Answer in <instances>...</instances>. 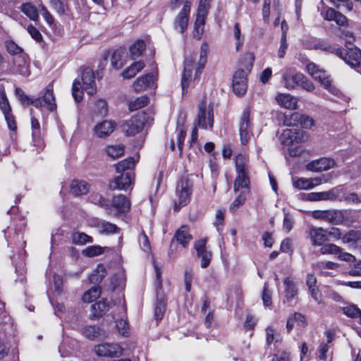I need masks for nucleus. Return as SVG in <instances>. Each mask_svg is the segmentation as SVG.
I'll return each mask as SVG.
<instances>
[{"instance_id":"1","label":"nucleus","mask_w":361,"mask_h":361,"mask_svg":"<svg viewBox=\"0 0 361 361\" xmlns=\"http://www.w3.org/2000/svg\"><path fill=\"white\" fill-rule=\"evenodd\" d=\"M208 52V44L204 42L200 47L198 61H196V57L194 56H190L185 60L181 79L183 93L187 92L188 87L199 78L207 63Z\"/></svg>"},{"instance_id":"2","label":"nucleus","mask_w":361,"mask_h":361,"mask_svg":"<svg viewBox=\"0 0 361 361\" xmlns=\"http://www.w3.org/2000/svg\"><path fill=\"white\" fill-rule=\"evenodd\" d=\"M214 124L213 106L202 100L198 104L197 116L194 121L190 143L195 142L198 137L197 128L210 129Z\"/></svg>"},{"instance_id":"3","label":"nucleus","mask_w":361,"mask_h":361,"mask_svg":"<svg viewBox=\"0 0 361 361\" xmlns=\"http://www.w3.org/2000/svg\"><path fill=\"white\" fill-rule=\"evenodd\" d=\"M308 73L315 80H318L321 85L334 95H338L339 90L332 85V81L326 72L319 67L310 62L306 66Z\"/></svg>"},{"instance_id":"4","label":"nucleus","mask_w":361,"mask_h":361,"mask_svg":"<svg viewBox=\"0 0 361 361\" xmlns=\"http://www.w3.org/2000/svg\"><path fill=\"white\" fill-rule=\"evenodd\" d=\"M309 139V135L302 130L298 129H286L283 131L279 137L281 145L284 146H292L295 143H302Z\"/></svg>"},{"instance_id":"5","label":"nucleus","mask_w":361,"mask_h":361,"mask_svg":"<svg viewBox=\"0 0 361 361\" xmlns=\"http://www.w3.org/2000/svg\"><path fill=\"white\" fill-rule=\"evenodd\" d=\"M192 184L186 179H182L176 188L178 202L175 201L174 210L178 211L182 206L186 205L190 201Z\"/></svg>"},{"instance_id":"6","label":"nucleus","mask_w":361,"mask_h":361,"mask_svg":"<svg viewBox=\"0 0 361 361\" xmlns=\"http://www.w3.org/2000/svg\"><path fill=\"white\" fill-rule=\"evenodd\" d=\"M94 353L99 357H118L122 355L123 348L116 343H102L94 346Z\"/></svg>"},{"instance_id":"7","label":"nucleus","mask_w":361,"mask_h":361,"mask_svg":"<svg viewBox=\"0 0 361 361\" xmlns=\"http://www.w3.org/2000/svg\"><path fill=\"white\" fill-rule=\"evenodd\" d=\"M250 111L249 109L243 111L239 123V133L241 144L245 145L252 136L250 123Z\"/></svg>"},{"instance_id":"8","label":"nucleus","mask_w":361,"mask_h":361,"mask_svg":"<svg viewBox=\"0 0 361 361\" xmlns=\"http://www.w3.org/2000/svg\"><path fill=\"white\" fill-rule=\"evenodd\" d=\"M145 116L137 114L122 125V129L128 136H134L140 132L144 127Z\"/></svg>"},{"instance_id":"9","label":"nucleus","mask_w":361,"mask_h":361,"mask_svg":"<svg viewBox=\"0 0 361 361\" xmlns=\"http://www.w3.org/2000/svg\"><path fill=\"white\" fill-rule=\"evenodd\" d=\"M0 109L2 111L8 128L11 130H16L17 128L15 116L12 114L11 106L4 92H0Z\"/></svg>"},{"instance_id":"10","label":"nucleus","mask_w":361,"mask_h":361,"mask_svg":"<svg viewBox=\"0 0 361 361\" xmlns=\"http://www.w3.org/2000/svg\"><path fill=\"white\" fill-rule=\"evenodd\" d=\"M191 2L185 1L183 6L174 20V28L180 33H183L188 27Z\"/></svg>"},{"instance_id":"11","label":"nucleus","mask_w":361,"mask_h":361,"mask_svg":"<svg viewBox=\"0 0 361 361\" xmlns=\"http://www.w3.org/2000/svg\"><path fill=\"white\" fill-rule=\"evenodd\" d=\"M346 49H342V56L340 57L352 68L361 66V50L356 47H348Z\"/></svg>"},{"instance_id":"12","label":"nucleus","mask_w":361,"mask_h":361,"mask_svg":"<svg viewBox=\"0 0 361 361\" xmlns=\"http://www.w3.org/2000/svg\"><path fill=\"white\" fill-rule=\"evenodd\" d=\"M207 239L203 238L195 242L194 248L196 250L197 255L201 259V267L207 268L212 259V254L206 247Z\"/></svg>"},{"instance_id":"13","label":"nucleus","mask_w":361,"mask_h":361,"mask_svg":"<svg viewBox=\"0 0 361 361\" xmlns=\"http://www.w3.org/2000/svg\"><path fill=\"white\" fill-rule=\"evenodd\" d=\"M247 75L244 70H237L233 78V90L238 96H243L247 90Z\"/></svg>"},{"instance_id":"14","label":"nucleus","mask_w":361,"mask_h":361,"mask_svg":"<svg viewBox=\"0 0 361 361\" xmlns=\"http://www.w3.org/2000/svg\"><path fill=\"white\" fill-rule=\"evenodd\" d=\"M34 102H39V105H34L37 108L44 107L50 111H53L56 109L53 88L50 85L46 88L42 96L35 99Z\"/></svg>"},{"instance_id":"15","label":"nucleus","mask_w":361,"mask_h":361,"mask_svg":"<svg viewBox=\"0 0 361 361\" xmlns=\"http://www.w3.org/2000/svg\"><path fill=\"white\" fill-rule=\"evenodd\" d=\"M116 127V123L114 121L103 120L94 126L93 133L99 138H106L112 134Z\"/></svg>"},{"instance_id":"16","label":"nucleus","mask_w":361,"mask_h":361,"mask_svg":"<svg viewBox=\"0 0 361 361\" xmlns=\"http://www.w3.org/2000/svg\"><path fill=\"white\" fill-rule=\"evenodd\" d=\"M133 178L130 173L127 172L124 174L116 176L109 183V188L111 190H127L132 185Z\"/></svg>"},{"instance_id":"17","label":"nucleus","mask_w":361,"mask_h":361,"mask_svg":"<svg viewBox=\"0 0 361 361\" xmlns=\"http://www.w3.org/2000/svg\"><path fill=\"white\" fill-rule=\"evenodd\" d=\"M112 214L110 215H116L118 213H125L130 209V204L127 197L123 195L114 196L112 202L109 204Z\"/></svg>"},{"instance_id":"18","label":"nucleus","mask_w":361,"mask_h":361,"mask_svg":"<svg viewBox=\"0 0 361 361\" xmlns=\"http://www.w3.org/2000/svg\"><path fill=\"white\" fill-rule=\"evenodd\" d=\"M82 87L90 95L97 92L95 76L93 71L90 68L83 70L82 74Z\"/></svg>"},{"instance_id":"19","label":"nucleus","mask_w":361,"mask_h":361,"mask_svg":"<svg viewBox=\"0 0 361 361\" xmlns=\"http://www.w3.org/2000/svg\"><path fill=\"white\" fill-rule=\"evenodd\" d=\"M13 62L16 68V71L23 77H27L30 74V59L27 54H22L14 56Z\"/></svg>"},{"instance_id":"20","label":"nucleus","mask_w":361,"mask_h":361,"mask_svg":"<svg viewBox=\"0 0 361 361\" xmlns=\"http://www.w3.org/2000/svg\"><path fill=\"white\" fill-rule=\"evenodd\" d=\"M335 162L334 159L322 157L308 163L306 166V169L310 171L320 172L327 171L333 168Z\"/></svg>"},{"instance_id":"21","label":"nucleus","mask_w":361,"mask_h":361,"mask_svg":"<svg viewBox=\"0 0 361 361\" xmlns=\"http://www.w3.org/2000/svg\"><path fill=\"white\" fill-rule=\"evenodd\" d=\"M308 237L313 246H321L327 240V233L322 228L311 226L308 231Z\"/></svg>"},{"instance_id":"22","label":"nucleus","mask_w":361,"mask_h":361,"mask_svg":"<svg viewBox=\"0 0 361 361\" xmlns=\"http://www.w3.org/2000/svg\"><path fill=\"white\" fill-rule=\"evenodd\" d=\"M233 190L235 193L250 194V178L248 174H236Z\"/></svg>"},{"instance_id":"23","label":"nucleus","mask_w":361,"mask_h":361,"mask_svg":"<svg viewBox=\"0 0 361 361\" xmlns=\"http://www.w3.org/2000/svg\"><path fill=\"white\" fill-rule=\"evenodd\" d=\"M303 74L300 73L294 72L291 70H286L283 73V80L284 85L288 89H293L299 85L300 80H302Z\"/></svg>"},{"instance_id":"24","label":"nucleus","mask_w":361,"mask_h":361,"mask_svg":"<svg viewBox=\"0 0 361 361\" xmlns=\"http://www.w3.org/2000/svg\"><path fill=\"white\" fill-rule=\"evenodd\" d=\"M305 47L309 49H319L327 53L335 54L338 56H342L341 48H335L331 44L322 40H316L314 42L313 46H308L307 44H305Z\"/></svg>"},{"instance_id":"25","label":"nucleus","mask_w":361,"mask_h":361,"mask_svg":"<svg viewBox=\"0 0 361 361\" xmlns=\"http://www.w3.org/2000/svg\"><path fill=\"white\" fill-rule=\"evenodd\" d=\"M192 239V236L189 232L188 227L187 226H183L176 231L171 243L176 240L178 243L180 244L183 247H185Z\"/></svg>"},{"instance_id":"26","label":"nucleus","mask_w":361,"mask_h":361,"mask_svg":"<svg viewBox=\"0 0 361 361\" xmlns=\"http://www.w3.org/2000/svg\"><path fill=\"white\" fill-rule=\"evenodd\" d=\"M109 114V107L107 102L104 99H98L96 101L92 109V118L93 120L96 118H105Z\"/></svg>"},{"instance_id":"27","label":"nucleus","mask_w":361,"mask_h":361,"mask_svg":"<svg viewBox=\"0 0 361 361\" xmlns=\"http://www.w3.org/2000/svg\"><path fill=\"white\" fill-rule=\"evenodd\" d=\"M278 104L283 108L295 109L297 108L298 99L289 94H279L276 97Z\"/></svg>"},{"instance_id":"28","label":"nucleus","mask_w":361,"mask_h":361,"mask_svg":"<svg viewBox=\"0 0 361 361\" xmlns=\"http://www.w3.org/2000/svg\"><path fill=\"white\" fill-rule=\"evenodd\" d=\"M235 167L236 174H248L249 173V158L245 154H239L235 159Z\"/></svg>"},{"instance_id":"29","label":"nucleus","mask_w":361,"mask_h":361,"mask_svg":"<svg viewBox=\"0 0 361 361\" xmlns=\"http://www.w3.org/2000/svg\"><path fill=\"white\" fill-rule=\"evenodd\" d=\"M285 298L287 302H290L298 294V288L290 277L284 279Z\"/></svg>"},{"instance_id":"30","label":"nucleus","mask_w":361,"mask_h":361,"mask_svg":"<svg viewBox=\"0 0 361 361\" xmlns=\"http://www.w3.org/2000/svg\"><path fill=\"white\" fill-rule=\"evenodd\" d=\"M89 191V185L84 180H74L71 184V192L75 195H85Z\"/></svg>"},{"instance_id":"31","label":"nucleus","mask_w":361,"mask_h":361,"mask_svg":"<svg viewBox=\"0 0 361 361\" xmlns=\"http://www.w3.org/2000/svg\"><path fill=\"white\" fill-rule=\"evenodd\" d=\"M306 196V199L309 201L331 200L336 198L333 190L320 192H310L307 194Z\"/></svg>"},{"instance_id":"32","label":"nucleus","mask_w":361,"mask_h":361,"mask_svg":"<svg viewBox=\"0 0 361 361\" xmlns=\"http://www.w3.org/2000/svg\"><path fill=\"white\" fill-rule=\"evenodd\" d=\"M145 67V63L142 61L134 62L129 67L126 68L122 73V75L126 79H130L133 78L137 73L142 70Z\"/></svg>"},{"instance_id":"33","label":"nucleus","mask_w":361,"mask_h":361,"mask_svg":"<svg viewBox=\"0 0 361 361\" xmlns=\"http://www.w3.org/2000/svg\"><path fill=\"white\" fill-rule=\"evenodd\" d=\"M305 324L306 321L305 317L300 313L295 312L288 319L286 329L288 332H290L295 325L304 326Z\"/></svg>"},{"instance_id":"34","label":"nucleus","mask_w":361,"mask_h":361,"mask_svg":"<svg viewBox=\"0 0 361 361\" xmlns=\"http://www.w3.org/2000/svg\"><path fill=\"white\" fill-rule=\"evenodd\" d=\"M20 11L31 20L36 21L39 18V13L35 6L30 2L21 5Z\"/></svg>"},{"instance_id":"35","label":"nucleus","mask_w":361,"mask_h":361,"mask_svg":"<svg viewBox=\"0 0 361 361\" xmlns=\"http://www.w3.org/2000/svg\"><path fill=\"white\" fill-rule=\"evenodd\" d=\"M109 309V305L106 300H101L92 305V315L94 317H100Z\"/></svg>"},{"instance_id":"36","label":"nucleus","mask_w":361,"mask_h":361,"mask_svg":"<svg viewBox=\"0 0 361 361\" xmlns=\"http://www.w3.org/2000/svg\"><path fill=\"white\" fill-rule=\"evenodd\" d=\"M82 334L86 338L93 340L104 335V331L95 325L86 326L82 329Z\"/></svg>"},{"instance_id":"37","label":"nucleus","mask_w":361,"mask_h":361,"mask_svg":"<svg viewBox=\"0 0 361 361\" xmlns=\"http://www.w3.org/2000/svg\"><path fill=\"white\" fill-rule=\"evenodd\" d=\"M153 82L152 75H146L138 78L133 84L135 92H140L145 90Z\"/></svg>"},{"instance_id":"38","label":"nucleus","mask_w":361,"mask_h":361,"mask_svg":"<svg viewBox=\"0 0 361 361\" xmlns=\"http://www.w3.org/2000/svg\"><path fill=\"white\" fill-rule=\"evenodd\" d=\"M146 44L142 39L136 40L130 47V54L133 59H135L141 56L144 50L145 49Z\"/></svg>"},{"instance_id":"39","label":"nucleus","mask_w":361,"mask_h":361,"mask_svg":"<svg viewBox=\"0 0 361 361\" xmlns=\"http://www.w3.org/2000/svg\"><path fill=\"white\" fill-rule=\"evenodd\" d=\"M137 160L138 157L136 159L133 157H129L123 159L116 165V170L118 173H121L126 170L132 169L134 168Z\"/></svg>"},{"instance_id":"40","label":"nucleus","mask_w":361,"mask_h":361,"mask_svg":"<svg viewBox=\"0 0 361 361\" xmlns=\"http://www.w3.org/2000/svg\"><path fill=\"white\" fill-rule=\"evenodd\" d=\"M72 241L75 245H85L92 242V238L85 233L74 232L71 235Z\"/></svg>"},{"instance_id":"41","label":"nucleus","mask_w":361,"mask_h":361,"mask_svg":"<svg viewBox=\"0 0 361 361\" xmlns=\"http://www.w3.org/2000/svg\"><path fill=\"white\" fill-rule=\"evenodd\" d=\"M335 33L338 37L345 40L346 48H348V47H354L353 45V42L355 40V37L351 32L343 30L341 28H338L336 30Z\"/></svg>"},{"instance_id":"42","label":"nucleus","mask_w":361,"mask_h":361,"mask_svg":"<svg viewBox=\"0 0 361 361\" xmlns=\"http://www.w3.org/2000/svg\"><path fill=\"white\" fill-rule=\"evenodd\" d=\"M107 155L113 159H117L123 155L124 146L122 145H109L106 148Z\"/></svg>"},{"instance_id":"43","label":"nucleus","mask_w":361,"mask_h":361,"mask_svg":"<svg viewBox=\"0 0 361 361\" xmlns=\"http://www.w3.org/2000/svg\"><path fill=\"white\" fill-rule=\"evenodd\" d=\"M149 103V98L147 96H142L129 103V109L131 111L138 110L145 107Z\"/></svg>"},{"instance_id":"44","label":"nucleus","mask_w":361,"mask_h":361,"mask_svg":"<svg viewBox=\"0 0 361 361\" xmlns=\"http://www.w3.org/2000/svg\"><path fill=\"white\" fill-rule=\"evenodd\" d=\"M100 293L99 288L93 287L83 294L82 300L84 302H92L99 297Z\"/></svg>"},{"instance_id":"45","label":"nucleus","mask_w":361,"mask_h":361,"mask_svg":"<svg viewBox=\"0 0 361 361\" xmlns=\"http://www.w3.org/2000/svg\"><path fill=\"white\" fill-rule=\"evenodd\" d=\"M233 37L235 39V50L241 49L244 43V37L241 35L239 23H236L233 27Z\"/></svg>"},{"instance_id":"46","label":"nucleus","mask_w":361,"mask_h":361,"mask_svg":"<svg viewBox=\"0 0 361 361\" xmlns=\"http://www.w3.org/2000/svg\"><path fill=\"white\" fill-rule=\"evenodd\" d=\"M361 239V231L350 230L343 235L342 241L344 243H355Z\"/></svg>"},{"instance_id":"47","label":"nucleus","mask_w":361,"mask_h":361,"mask_svg":"<svg viewBox=\"0 0 361 361\" xmlns=\"http://www.w3.org/2000/svg\"><path fill=\"white\" fill-rule=\"evenodd\" d=\"M166 310V302L164 298L157 299L154 308V317L156 320L160 321L164 317Z\"/></svg>"},{"instance_id":"48","label":"nucleus","mask_w":361,"mask_h":361,"mask_svg":"<svg viewBox=\"0 0 361 361\" xmlns=\"http://www.w3.org/2000/svg\"><path fill=\"white\" fill-rule=\"evenodd\" d=\"M248 195L239 193L236 198L233 201L231 204L229 210L231 213H234L237 211V209L243 206L247 197Z\"/></svg>"},{"instance_id":"49","label":"nucleus","mask_w":361,"mask_h":361,"mask_svg":"<svg viewBox=\"0 0 361 361\" xmlns=\"http://www.w3.org/2000/svg\"><path fill=\"white\" fill-rule=\"evenodd\" d=\"M118 228L116 224L102 221L99 225V231L102 234H111L116 233Z\"/></svg>"},{"instance_id":"50","label":"nucleus","mask_w":361,"mask_h":361,"mask_svg":"<svg viewBox=\"0 0 361 361\" xmlns=\"http://www.w3.org/2000/svg\"><path fill=\"white\" fill-rule=\"evenodd\" d=\"M293 185L298 190H310L311 185L309 178H293Z\"/></svg>"},{"instance_id":"51","label":"nucleus","mask_w":361,"mask_h":361,"mask_svg":"<svg viewBox=\"0 0 361 361\" xmlns=\"http://www.w3.org/2000/svg\"><path fill=\"white\" fill-rule=\"evenodd\" d=\"M15 94L23 104L39 105V102H34V99H30L20 87L16 88Z\"/></svg>"},{"instance_id":"52","label":"nucleus","mask_w":361,"mask_h":361,"mask_svg":"<svg viewBox=\"0 0 361 361\" xmlns=\"http://www.w3.org/2000/svg\"><path fill=\"white\" fill-rule=\"evenodd\" d=\"M6 48L7 51L14 56L25 54L23 48L19 47L12 40H8L6 42Z\"/></svg>"},{"instance_id":"53","label":"nucleus","mask_w":361,"mask_h":361,"mask_svg":"<svg viewBox=\"0 0 361 361\" xmlns=\"http://www.w3.org/2000/svg\"><path fill=\"white\" fill-rule=\"evenodd\" d=\"M331 345L329 343H321L317 349V357L319 360L326 361L328 358Z\"/></svg>"},{"instance_id":"54","label":"nucleus","mask_w":361,"mask_h":361,"mask_svg":"<svg viewBox=\"0 0 361 361\" xmlns=\"http://www.w3.org/2000/svg\"><path fill=\"white\" fill-rule=\"evenodd\" d=\"M301 118L300 114L294 112L285 116L284 124L288 126H299Z\"/></svg>"},{"instance_id":"55","label":"nucleus","mask_w":361,"mask_h":361,"mask_svg":"<svg viewBox=\"0 0 361 361\" xmlns=\"http://www.w3.org/2000/svg\"><path fill=\"white\" fill-rule=\"evenodd\" d=\"M337 213L333 211H315L313 212L312 216L317 219H323L330 222L334 221V217L336 216Z\"/></svg>"},{"instance_id":"56","label":"nucleus","mask_w":361,"mask_h":361,"mask_svg":"<svg viewBox=\"0 0 361 361\" xmlns=\"http://www.w3.org/2000/svg\"><path fill=\"white\" fill-rule=\"evenodd\" d=\"M51 6L59 15H65L67 13V6L61 0H51Z\"/></svg>"},{"instance_id":"57","label":"nucleus","mask_w":361,"mask_h":361,"mask_svg":"<svg viewBox=\"0 0 361 361\" xmlns=\"http://www.w3.org/2000/svg\"><path fill=\"white\" fill-rule=\"evenodd\" d=\"M103 247L99 245L88 246L82 250V255L87 257H94L102 254Z\"/></svg>"},{"instance_id":"58","label":"nucleus","mask_w":361,"mask_h":361,"mask_svg":"<svg viewBox=\"0 0 361 361\" xmlns=\"http://www.w3.org/2000/svg\"><path fill=\"white\" fill-rule=\"evenodd\" d=\"M26 30L30 37L37 42L40 43L43 41V37L39 30L33 25L30 24L26 27Z\"/></svg>"},{"instance_id":"59","label":"nucleus","mask_w":361,"mask_h":361,"mask_svg":"<svg viewBox=\"0 0 361 361\" xmlns=\"http://www.w3.org/2000/svg\"><path fill=\"white\" fill-rule=\"evenodd\" d=\"M81 84L79 81L75 80L72 87V95L76 102H80L82 99L83 93L81 89Z\"/></svg>"},{"instance_id":"60","label":"nucleus","mask_w":361,"mask_h":361,"mask_svg":"<svg viewBox=\"0 0 361 361\" xmlns=\"http://www.w3.org/2000/svg\"><path fill=\"white\" fill-rule=\"evenodd\" d=\"M116 328L120 334L123 336H128L129 335V324L128 321L124 319H121L116 322Z\"/></svg>"},{"instance_id":"61","label":"nucleus","mask_w":361,"mask_h":361,"mask_svg":"<svg viewBox=\"0 0 361 361\" xmlns=\"http://www.w3.org/2000/svg\"><path fill=\"white\" fill-rule=\"evenodd\" d=\"M342 249L337 246L335 244H326L322 247L320 249V252L323 255L326 254H332V255H338Z\"/></svg>"},{"instance_id":"62","label":"nucleus","mask_w":361,"mask_h":361,"mask_svg":"<svg viewBox=\"0 0 361 361\" xmlns=\"http://www.w3.org/2000/svg\"><path fill=\"white\" fill-rule=\"evenodd\" d=\"M343 312L352 318H356L361 315L360 310L353 305L343 307Z\"/></svg>"},{"instance_id":"63","label":"nucleus","mask_w":361,"mask_h":361,"mask_svg":"<svg viewBox=\"0 0 361 361\" xmlns=\"http://www.w3.org/2000/svg\"><path fill=\"white\" fill-rule=\"evenodd\" d=\"M92 201L95 204L105 207L109 214H112L109 203L101 195L97 194L94 195Z\"/></svg>"},{"instance_id":"64","label":"nucleus","mask_w":361,"mask_h":361,"mask_svg":"<svg viewBox=\"0 0 361 361\" xmlns=\"http://www.w3.org/2000/svg\"><path fill=\"white\" fill-rule=\"evenodd\" d=\"M111 65L114 68L119 69L123 67V63L121 61V53L119 51H115L111 57Z\"/></svg>"}]
</instances>
